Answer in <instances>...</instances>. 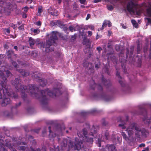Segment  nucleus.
<instances>
[{
    "mask_svg": "<svg viewBox=\"0 0 151 151\" xmlns=\"http://www.w3.org/2000/svg\"><path fill=\"white\" fill-rule=\"evenodd\" d=\"M57 23L59 27L63 29L65 32H67L68 28L66 27L65 25L62 24H61V22L60 21H58Z\"/></svg>",
    "mask_w": 151,
    "mask_h": 151,
    "instance_id": "21",
    "label": "nucleus"
},
{
    "mask_svg": "<svg viewBox=\"0 0 151 151\" xmlns=\"http://www.w3.org/2000/svg\"><path fill=\"white\" fill-rule=\"evenodd\" d=\"M11 82L18 91L20 90L21 97L24 101H26L27 99V95L25 92L30 93L31 96L35 99H40L42 104L43 105H47L48 103V99L46 96L47 94L51 97L54 98L62 94L58 88H55L52 91L47 88L40 91V95L35 93L36 91L37 92L40 91L38 87L36 86L35 85H29V89H27L26 86L21 85V80L18 78H16L14 81H12Z\"/></svg>",
    "mask_w": 151,
    "mask_h": 151,
    "instance_id": "1",
    "label": "nucleus"
},
{
    "mask_svg": "<svg viewBox=\"0 0 151 151\" xmlns=\"http://www.w3.org/2000/svg\"><path fill=\"white\" fill-rule=\"evenodd\" d=\"M97 50L99 51V52H100V51L102 50V48L100 47H97L96 48Z\"/></svg>",
    "mask_w": 151,
    "mask_h": 151,
    "instance_id": "47",
    "label": "nucleus"
},
{
    "mask_svg": "<svg viewBox=\"0 0 151 151\" xmlns=\"http://www.w3.org/2000/svg\"><path fill=\"white\" fill-rule=\"evenodd\" d=\"M4 3L2 0H0V13L4 12L9 14L12 9L13 6L10 2L6 3L5 5Z\"/></svg>",
    "mask_w": 151,
    "mask_h": 151,
    "instance_id": "5",
    "label": "nucleus"
},
{
    "mask_svg": "<svg viewBox=\"0 0 151 151\" xmlns=\"http://www.w3.org/2000/svg\"><path fill=\"white\" fill-rule=\"evenodd\" d=\"M102 84L106 87H109L111 85V84L110 81L109 80H106L104 78L103 75H102Z\"/></svg>",
    "mask_w": 151,
    "mask_h": 151,
    "instance_id": "12",
    "label": "nucleus"
},
{
    "mask_svg": "<svg viewBox=\"0 0 151 151\" xmlns=\"http://www.w3.org/2000/svg\"><path fill=\"white\" fill-rule=\"evenodd\" d=\"M146 19L147 20L148 22L151 24V19L149 18H147Z\"/></svg>",
    "mask_w": 151,
    "mask_h": 151,
    "instance_id": "53",
    "label": "nucleus"
},
{
    "mask_svg": "<svg viewBox=\"0 0 151 151\" xmlns=\"http://www.w3.org/2000/svg\"><path fill=\"white\" fill-rule=\"evenodd\" d=\"M145 146V144L144 143H142L139 145L140 147H144Z\"/></svg>",
    "mask_w": 151,
    "mask_h": 151,
    "instance_id": "57",
    "label": "nucleus"
},
{
    "mask_svg": "<svg viewBox=\"0 0 151 151\" xmlns=\"http://www.w3.org/2000/svg\"><path fill=\"white\" fill-rule=\"evenodd\" d=\"M108 9L110 11H112L114 9V7L112 5H110L108 6Z\"/></svg>",
    "mask_w": 151,
    "mask_h": 151,
    "instance_id": "42",
    "label": "nucleus"
},
{
    "mask_svg": "<svg viewBox=\"0 0 151 151\" xmlns=\"http://www.w3.org/2000/svg\"><path fill=\"white\" fill-rule=\"evenodd\" d=\"M147 12L148 15L150 17L151 16V7L147 9Z\"/></svg>",
    "mask_w": 151,
    "mask_h": 151,
    "instance_id": "32",
    "label": "nucleus"
},
{
    "mask_svg": "<svg viewBox=\"0 0 151 151\" xmlns=\"http://www.w3.org/2000/svg\"><path fill=\"white\" fill-rule=\"evenodd\" d=\"M116 75L119 78H120L119 80V83L121 84V86L122 87H124L125 86V84L124 82L122 80V77L120 75V73L117 70L116 73Z\"/></svg>",
    "mask_w": 151,
    "mask_h": 151,
    "instance_id": "16",
    "label": "nucleus"
},
{
    "mask_svg": "<svg viewBox=\"0 0 151 151\" xmlns=\"http://www.w3.org/2000/svg\"><path fill=\"white\" fill-rule=\"evenodd\" d=\"M38 82L40 83V86L42 87L46 86L47 84V80L43 79H38Z\"/></svg>",
    "mask_w": 151,
    "mask_h": 151,
    "instance_id": "17",
    "label": "nucleus"
},
{
    "mask_svg": "<svg viewBox=\"0 0 151 151\" xmlns=\"http://www.w3.org/2000/svg\"><path fill=\"white\" fill-rule=\"evenodd\" d=\"M33 32L36 34H37L40 33V30L39 29H34L33 30Z\"/></svg>",
    "mask_w": 151,
    "mask_h": 151,
    "instance_id": "34",
    "label": "nucleus"
},
{
    "mask_svg": "<svg viewBox=\"0 0 151 151\" xmlns=\"http://www.w3.org/2000/svg\"><path fill=\"white\" fill-rule=\"evenodd\" d=\"M87 133V129L84 128L83 129L82 131L78 133L77 135L80 138L82 137L84 138V139L87 142L90 144H92L93 142V138L94 137L96 138V137H94V135H91L90 133L88 134Z\"/></svg>",
    "mask_w": 151,
    "mask_h": 151,
    "instance_id": "4",
    "label": "nucleus"
},
{
    "mask_svg": "<svg viewBox=\"0 0 151 151\" xmlns=\"http://www.w3.org/2000/svg\"><path fill=\"white\" fill-rule=\"evenodd\" d=\"M12 64L15 68H17L16 69H17V68H18V65L16 62L13 61L12 62Z\"/></svg>",
    "mask_w": 151,
    "mask_h": 151,
    "instance_id": "36",
    "label": "nucleus"
},
{
    "mask_svg": "<svg viewBox=\"0 0 151 151\" xmlns=\"http://www.w3.org/2000/svg\"><path fill=\"white\" fill-rule=\"evenodd\" d=\"M81 3L82 4H84L86 2V0H79Z\"/></svg>",
    "mask_w": 151,
    "mask_h": 151,
    "instance_id": "54",
    "label": "nucleus"
},
{
    "mask_svg": "<svg viewBox=\"0 0 151 151\" xmlns=\"http://www.w3.org/2000/svg\"><path fill=\"white\" fill-rule=\"evenodd\" d=\"M133 130L129 129L128 128L127 129V131L128 134L129 136H131L133 134Z\"/></svg>",
    "mask_w": 151,
    "mask_h": 151,
    "instance_id": "31",
    "label": "nucleus"
},
{
    "mask_svg": "<svg viewBox=\"0 0 151 151\" xmlns=\"http://www.w3.org/2000/svg\"><path fill=\"white\" fill-rule=\"evenodd\" d=\"M137 5L136 4H134L132 1H129L127 5V9L129 12H133V8L134 6Z\"/></svg>",
    "mask_w": 151,
    "mask_h": 151,
    "instance_id": "9",
    "label": "nucleus"
},
{
    "mask_svg": "<svg viewBox=\"0 0 151 151\" xmlns=\"http://www.w3.org/2000/svg\"><path fill=\"white\" fill-rule=\"evenodd\" d=\"M96 110L95 109H93L90 111H82L81 112V115L83 116H87L88 115L90 114L93 113L94 112H96Z\"/></svg>",
    "mask_w": 151,
    "mask_h": 151,
    "instance_id": "19",
    "label": "nucleus"
},
{
    "mask_svg": "<svg viewBox=\"0 0 151 151\" xmlns=\"http://www.w3.org/2000/svg\"><path fill=\"white\" fill-rule=\"evenodd\" d=\"M88 33L89 36H91L92 35V32L91 31H89L88 32Z\"/></svg>",
    "mask_w": 151,
    "mask_h": 151,
    "instance_id": "60",
    "label": "nucleus"
},
{
    "mask_svg": "<svg viewBox=\"0 0 151 151\" xmlns=\"http://www.w3.org/2000/svg\"><path fill=\"white\" fill-rule=\"evenodd\" d=\"M6 32H7L8 34H9L10 32V30L9 28L7 29H6Z\"/></svg>",
    "mask_w": 151,
    "mask_h": 151,
    "instance_id": "62",
    "label": "nucleus"
},
{
    "mask_svg": "<svg viewBox=\"0 0 151 151\" xmlns=\"http://www.w3.org/2000/svg\"><path fill=\"white\" fill-rule=\"evenodd\" d=\"M122 118L121 117H119L118 119V122H122ZM126 122V121H124L123 122H122V124H120L119 125V126L120 127H121L122 129H124L126 128V127L124 126V124H125V122Z\"/></svg>",
    "mask_w": 151,
    "mask_h": 151,
    "instance_id": "22",
    "label": "nucleus"
},
{
    "mask_svg": "<svg viewBox=\"0 0 151 151\" xmlns=\"http://www.w3.org/2000/svg\"><path fill=\"white\" fill-rule=\"evenodd\" d=\"M90 17V15L89 14H88L87 15V17L86 18V20H88Z\"/></svg>",
    "mask_w": 151,
    "mask_h": 151,
    "instance_id": "61",
    "label": "nucleus"
},
{
    "mask_svg": "<svg viewBox=\"0 0 151 151\" xmlns=\"http://www.w3.org/2000/svg\"><path fill=\"white\" fill-rule=\"evenodd\" d=\"M6 145L3 139L0 138V151H7V149L6 148L5 145L8 147L9 149L12 150L11 151H17L15 149V145L13 144L14 142L12 143V141H10L9 139L5 140Z\"/></svg>",
    "mask_w": 151,
    "mask_h": 151,
    "instance_id": "3",
    "label": "nucleus"
},
{
    "mask_svg": "<svg viewBox=\"0 0 151 151\" xmlns=\"http://www.w3.org/2000/svg\"><path fill=\"white\" fill-rule=\"evenodd\" d=\"M134 51V47H131L130 48V55H131L133 54Z\"/></svg>",
    "mask_w": 151,
    "mask_h": 151,
    "instance_id": "38",
    "label": "nucleus"
},
{
    "mask_svg": "<svg viewBox=\"0 0 151 151\" xmlns=\"http://www.w3.org/2000/svg\"><path fill=\"white\" fill-rule=\"evenodd\" d=\"M126 51H127V52H126V55L127 56H128V55H129V48H127Z\"/></svg>",
    "mask_w": 151,
    "mask_h": 151,
    "instance_id": "51",
    "label": "nucleus"
},
{
    "mask_svg": "<svg viewBox=\"0 0 151 151\" xmlns=\"http://www.w3.org/2000/svg\"><path fill=\"white\" fill-rule=\"evenodd\" d=\"M5 67L4 66H0V76L1 78L4 81V85L7 86L9 87L8 89V91L9 93V94H4L2 92L1 93V97H0V102H1V104L2 106H6L8 104H9L11 102L10 99L9 98H6L7 96H10L14 99H17L18 96L17 93H15L12 92V89H11V86L9 85H6L7 79L6 77L4 71L5 70Z\"/></svg>",
    "mask_w": 151,
    "mask_h": 151,
    "instance_id": "2",
    "label": "nucleus"
},
{
    "mask_svg": "<svg viewBox=\"0 0 151 151\" xmlns=\"http://www.w3.org/2000/svg\"><path fill=\"white\" fill-rule=\"evenodd\" d=\"M109 133L107 131H106L105 133V136L106 137V139H108L109 137Z\"/></svg>",
    "mask_w": 151,
    "mask_h": 151,
    "instance_id": "39",
    "label": "nucleus"
},
{
    "mask_svg": "<svg viewBox=\"0 0 151 151\" xmlns=\"http://www.w3.org/2000/svg\"><path fill=\"white\" fill-rule=\"evenodd\" d=\"M105 148L108 149V151H116V147L114 144L107 145Z\"/></svg>",
    "mask_w": 151,
    "mask_h": 151,
    "instance_id": "14",
    "label": "nucleus"
},
{
    "mask_svg": "<svg viewBox=\"0 0 151 151\" xmlns=\"http://www.w3.org/2000/svg\"><path fill=\"white\" fill-rule=\"evenodd\" d=\"M48 12L49 14L53 16H57L58 15L59 13L58 11L56 9L53 10L52 8H50L48 10Z\"/></svg>",
    "mask_w": 151,
    "mask_h": 151,
    "instance_id": "15",
    "label": "nucleus"
},
{
    "mask_svg": "<svg viewBox=\"0 0 151 151\" xmlns=\"http://www.w3.org/2000/svg\"><path fill=\"white\" fill-rule=\"evenodd\" d=\"M18 29L19 30H22L24 29V25L23 24H22L21 25L19 26Z\"/></svg>",
    "mask_w": 151,
    "mask_h": 151,
    "instance_id": "44",
    "label": "nucleus"
},
{
    "mask_svg": "<svg viewBox=\"0 0 151 151\" xmlns=\"http://www.w3.org/2000/svg\"><path fill=\"white\" fill-rule=\"evenodd\" d=\"M24 10L26 12H27L28 9V7L27 6H25L24 7Z\"/></svg>",
    "mask_w": 151,
    "mask_h": 151,
    "instance_id": "49",
    "label": "nucleus"
},
{
    "mask_svg": "<svg viewBox=\"0 0 151 151\" xmlns=\"http://www.w3.org/2000/svg\"><path fill=\"white\" fill-rule=\"evenodd\" d=\"M6 73L7 77H9L10 74H11L9 71L8 70H7L6 71Z\"/></svg>",
    "mask_w": 151,
    "mask_h": 151,
    "instance_id": "40",
    "label": "nucleus"
},
{
    "mask_svg": "<svg viewBox=\"0 0 151 151\" xmlns=\"http://www.w3.org/2000/svg\"><path fill=\"white\" fill-rule=\"evenodd\" d=\"M139 127L138 126L137 124L133 123L131 124L129 126L128 128L129 129H132V130H138Z\"/></svg>",
    "mask_w": 151,
    "mask_h": 151,
    "instance_id": "18",
    "label": "nucleus"
},
{
    "mask_svg": "<svg viewBox=\"0 0 151 151\" xmlns=\"http://www.w3.org/2000/svg\"><path fill=\"white\" fill-rule=\"evenodd\" d=\"M61 35H62L61 34V33L59 34V37H61L62 39H63V40H65V38L64 37L62 36Z\"/></svg>",
    "mask_w": 151,
    "mask_h": 151,
    "instance_id": "55",
    "label": "nucleus"
},
{
    "mask_svg": "<svg viewBox=\"0 0 151 151\" xmlns=\"http://www.w3.org/2000/svg\"><path fill=\"white\" fill-rule=\"evenodd\" d=\"M139 129L136 130L135 133V135L137 138H140L141 136H144L146 135L145 131L141 130L139 127Z\"/></svg>",
    "mask_w": 151,
    "mask_h": 151,
    "instance_id": "11",
    "label": "nucleus"
},
{
    "mask_svg": "<svg viewBox=\"0 0 151 151\" xmlns=\"http://www.w3.org/2000/svg\"><path fill=\"white\" fill-rule=\"evenodd\" d=\"M131 22L132 23L133 26L136 28H137L138 27V24L137 23L136 21L134 19L131 20Z\"/></svg>",
    "mask_w": 151,
    "mask_h": 151,
    "instance_id": "29",
    "label": "nucleus"
},
{
    "mask_svg": "<svg viewBox=\"0 0 151 151\" xmlns=\"http://www.w3.org/2000/svg\"><path fill=\"white\" fill-rule=\"evenodd\" d=\"M4 82H3L0 80V96H1V92H2L4 94H9L8 90L9 87L7 86H6L4 85ZM0 97H1L0 96Z\"/></svg>",
    "mask_w": 151,
    "mask_h": 151,
    "instance_id": "8",
    "label": "nucleus"
},
{
    "mask_svg": "<svg viewBox=\"0 0 151 151\" xmlns=\"http://www.w3.org/2000/svg\"><path fill=\"white\" fill-rule=\"evenodd\" d=\"M10 26L11 27H12L14 29H15V28L16 27L15 24H14L13 23L11 24Z\"/></svg>",
    "mask_w": 151,
    "mask_h": 151,
    "instance_id": "48",
    "label": "nucleus"
},
{
    "mask_svg": "<svg viewBox=\"0 0 151 151\" xmlns=\"http://www.w3.org/2000/svg\"><path fill=\"white\" fill-rule=\"evenodd\" d=\"M6 55L8 57V58L10 59H12V56L13 55H15L14 52L13 50H9L6 52Z\"/></svg>",
    "mask_w": 151,
    "mask_h": 151,
    "instance_id": "23",
    "label": "nucleus"
},
{
    "mask_svg": "<svg viewBox=\"0 0 151 151\" xmlns=\"http://www.w3.org/2000/svg\"><path fill=\"white\" fill-rule=\"evenodd\" d=\"M99 129V127L98 126H94L92 127V128L90 129V131L91 135H94L93 134H95L97 133Z\"/></svg>",
    "mask_w": 151,
    "mask_h": 151,
    "instance_id": "13",
    "label": "nucleus"
},
{
    "mask_svg": "<svg viewBox=\"0 0 151 151\" xmlns=\"http://www.w3.org/2000/svg\"><path fill=\"white\" fill-rule=\"evenodd\" d=\"M115 50L117 51H119V45H116L115 46Z\"/></svg>",
    "mask_w": 151,
    "mask_h": 151,
    "instance_id": "43",
    "label": "nucleus"
},
{
    "mask_svg": "<svg viewBox=\"0 0 151 151\" xmlns=\"http://www.w3.org/2000/svg\"><path fill=\"white\" fill-rule=\"evenodd\" d=\"M137 53L138 54L140 53V50H141V48L140 47V45L139 44H138L137 45Z\"/></svg>",
    "mask_w": 151,
    "mask_h": 151,
    "instance_id": "33",
    "label": "nucleus"
},
{
    "mask_svg": "<svg viewBox=\"0 0 151 151\" xmlns=\"http://www.w3.org/2000/svg\"><path fill=\"white\" fill-rule=\"evenodd\" d=\"M107 25V21L105 20L103 23L102 25V27L100 28V30H101L104 29V27H106Z\"/></svg>",
    "mask_w": 151,
    "mask_h": 151,
    "instance_id": "30",
    "label": "nucleus"
},
{
    "mask_svg": "<svg viewBox=\"0 0 151 151\" xmlns=\"http://www.w3.org/2000/svg\"><path fill=\"white\" fill-rule=\"evenodd\" d=\"M42 12V8H39L38 9V12L41 14Z\"/></svg>",
    "mask_w": 151,
    "mask_h": 151,
    "instance_id": "45",
    "label": "nucleus"
},
{
    "mask_svg": "<svg viewBox=\"0 0 151 151\" xmlns=\"http://www.w3.org/2000/svg\"><path fill=\"white\" fill-rule=\"evenodd\" d=\"M101 138H98V146L99 147H100L101 146Z\"/></svg>",
    "mask_w": 151,
    "mask_h": 151,
    "instance_id": "35",
    "label": "nucleus"
},
{
    "mask_svg": "<svg viewBox=\"0 0 151 151\" xmlns=\"http://www.w3.org/2000/svg\"><path fill=\"white\" fill-rule=\"evenodd\" d=\"M58 32H57L53 31L52 32V34L49 40L46 41V44L44 45L45 47V51L47 52V49H48L49 51H50L49 48L52 44L55 43V41L58 39L57 35Z\"/></svg>",
    "mask_w": 151,
    "mask_h": 151,
    "instance_id": "6",
    "label": "nucleus"
},
{
    "mask_svg": "<svg viewBox=\"0 0 151 151\" xmlns=\"http://www.w3.org/2000/svg\"><path fill=\"white\" fill-rule=\"evenodd\" d=\"M90 40L88 39L86 37H84L83 42V45H88L90 43Z\"/></svg>",
    "mask_w": 151,
    "mask_h": 151,
    "instance_id": "28",
    "label": "nucleus"
},
{
    "mask_svg": "<svg viewBox=\"0 0 151 151\" xmlns=\"http://www.w3.org/2000/svg\"><path fill=\"white\" fill-rule=\"evenodd\" d=\"M48 129L49 130V132L50 133L49 134V137L50 138L55 137L56 134H55L52 132V131L51 130V127L50 126L49 127Z\"/></svg>",
    "mask_w": 151,
    "mask_h": 151,
    "instance_id": "25",
    "label": "nucleus"
},
{
    "mask_svg": "<svg viewBox=\"0 0 151 151\" xmlns=\"http://www.w3.org/2000/svg\"><path fill=\"white\" fill-rule=\"evenodd\" d=\"M69 28L71 32H73V30H75L74 27L71 26H70L69 27Z\"/></svg>",
    "mask_w": 151,
    "mask_h": 151,
    "instance_id": "41",
    "label": "nucleus"
},
{
    "mask_svg": "<svg viewBox=\"0 0 151 151\" xmlns=\"http://www.w3.org/2000/svg\"><path fill=\"white\" fill-rule=\"evenodd\" d=\"M76 36L74 35L71 37V39L74 40L76 39Z\"/></svg>",
    "mask_w": 151,
    "mask_h": 151,
    "instance_id": "56",
    "label": "nucleus"
},
{
    "mask_svg": "<svg viewBox=\"0 0 151 151\" xmlns=\"http://www.w3.org/2000/svg\"><path fill=\"white\" fill-rule=\"evenodd\" d=\"M122 135L123 137L125 139L127 137V135L124 132H123L122 133Z\"/></svg>",
    "mask_w": 151,
    "mask_h": 151,
    "instance_id": "58",
    "label": "nucleus"
},
{
    "mask_svg": "<svg viewBox=\"0 0 151 151\" xmlns=\"http://www.w3.org/2000/svg\"><path fill=\"white\" fill-rule=\"evenodd\" d=\"M36 24H37L38 26H40L41 25V22L39 21L37 22Z\"/></svg>",
    "mask_w": 151,
    "mask_h": 151,
    "instance_id": "52",
    "label": "nucleus"
},
{
    "mask_svg": "<svg viewBox=\"0 0 151 151\" xmlns=\"http://www.w3.org/2000/svg\"><path fill=\"white\" fill-rule=\"evenodd\" d=\"M32 151H41V150L40 148H37L36 149V150H35L34 149L32 150Z\"/></svg>",
    "mask_w": 151,
    "mask_h": 151,
    "instance_id": "64",
    "label": "nucleus"
},
{
    "mask_svg": "<svg viewBox=\"0 0 151 151\" xmlns=\"http://www.w3.org/2000/svg\"><path fill=\"white\" fill-rule=\"evenodd\" d=\"M107 24L109 27H110L111 26V23L109 21H107Z\"/></svg>",
    "mask_w": 151,
    "mask_h": 151,
    "instance_id": "46",
    "label": "nucleus"
},
{
    "mask_svg": "<svg viewBox=\"0 0 151 151\" xmlns=\"http://www.w3.org/2000/svg\"><path fill=\"white\" fill-rule=\"evenodd\" d=\"M95 68L96 69H98L99 68V66L98 64H96L95 65Z\"/></svg>",
    "mask_w": 151,
    "mask_h": 151,
    "instance_id": "63",
    "label": "nucleus"
},
{
    "mask_svg": "<svg viewBox=\"0 0 151 151\" xmlns=\"http://www.w3.org/2000/svg\"><path fill=\"white\" fill-rule=\"evenodd\" d=\"M29 43L30 46L31 47H32L35 45V40L33 39L32 37H30L29 39Z\"/></svg>",
    "mask_w": 151,
    "mask_h": 151,
    "instance_id": "26",
    "label": "nucleus"
},
{
    "mask_svg": "<svg viewBox=\"0 0 151 151\" xmlns=\"http://www.w3.org/2000/svg\"><path fill=\"white\" fill-rule=\"evenodd\" d=\"M12 142H14L15 147L16 149L24 150H25V147L24 146H20L21 145H26V144L25 142H21V140H18L17 138H14L12 139Z\"/></svg>",
    "mask_w": 151,
    "mask_h": 151,
    "instance_id": "7",
    "label": "nucleus"
},
{
    "mask_svg": "<svg viewBox=\"0 0 151 151\" xmlns=\"http://www.w3.org/2000/svg\"><path fill=\"white\" fill-rule=\"evenodd\" d=\"M16 70L18 71V72L20 73H21L23 77L26 76H28L29 74V72L24 71L23 69H17Z\"/></svg>",
    "mask_w": 151,
    "mask_h": 151,
    "instance_id": "20",
    "label": "nucleus"
},
{
    "mask_svg": "<svg viewBox=\"0 0 151 151\" xmlns=\"http://www.w3.org/2000/svg\"><path fill=\"white\" fill-rule=\"evenodd\" d=\"M81 148V145L80 144V142L78 143L75 142V146L74 148L75 150H77L78 151Z\"/></svg>",
    "mask_w": 151,
    "mask_h": 151,
    "instance_id": "24",
    "label": "nucleus"
},
{
    "mask_svg": "<svg viewBox=\"0 0 151 151\" xmlns=\"http://www.w3.org/2000/svg\"><path fill=\"white\" fill-rule=\"evenodd\" d=\"M89 28L92 30H94V27L93 25H90L89 26Z\"/></svg>",
    "mask_w": 151,
    "mask_h": 151,
    "instance_id": "50",
    "label": "nucleus"
},
{
    "mask_svg": "<svg viewBox=\"0 0 151 151\" xmlns=\"http://www.w3.org/2000/svg\"><path fill=\"white\" fill-rule=\"evenodd\" d=\"M89 64L91 65V68H89V70H91L92 71V73H93L94 72V70L93 69V66L92 65V63H90Z\"/></svg>",
    "mask_w": 151,
    "mask_h": 151,
    "instance_id": "37",
    "label": "nucleus"
},
{
    "mask_svg": "<svg viewBox=\"0 0 151 151\" xmlns=\"http://www.w3.org/2000/svg\"><path fill=\"white\" fill-rule=\"evenodd\" d=\"M41 74L37 72H35L33 73L32 76L35 78H40Z\"/></svg>",
    "mask_w": 151,
    "mask_h": 151,
    "instance_id": "27",
    "label": "nucleus"
},
{
    "mask_svg": "<svg viewBox=\"0 0 151 151\" xmlns=\"http://www.w3.org/2000/svg\"><path fill=\"white\" fill-rule=\"evenodd\" d=\"M149 148L148 147H147L146 148H145L144 150H142V151H149Z\"/></svg>",
    "mask_w": 151,
    "mask_h": 151,
    "instance_id": "59",
    "label": "nucleus"
},
{
    "mask_svg": "<svg viewBox=\"0 0 151 151\" xmlns=\"http://www.w3.org/2000/svg\"><path fill=\"white\" fill-rule=\"evenodd\" d=\"M93 85H91L90 87L91 88L92 90H94L95 88L96 87L97 88V90L99 91H102L103 90V87L101 86V84H96L94 82V80H93Z\"/></svg>",
    "mask_w": 151,
    "mask_h": 151,
    "instance_id": "10",
    "label": "nucleus"
}]
</instances>
